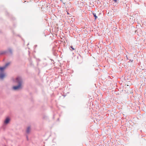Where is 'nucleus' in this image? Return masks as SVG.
Masks as SVG:
<instances>
[{"label":"nucleus","mask_w":146,"mask_h":146,"mask_svg":"<svg viewBox=\"0 0 146 146\" xmlns=\"http://www.w3.org/2000/svg\"><path fill=\"white\" fill-rule=\"evenodd\" d=\"M5 75L3 73H1L0 74V78L3 79L5 76Z\"/></svg>","instance_id":"obj_4"},{"label":"nucleus","mask_w":146,"mask_h":146,"mask_svg":"<svg viewBox=\"0 0 146 146\" xmlns=\"http://www.w3.org/2000/svg\"><path fill=\"white\" fill-rule=\"evenodd\" d=\"M93 15H94V16L95 17V19L97 18L98 17L96 16V14L95 13H93Z\"/></svg>","instance_id":"obj_6"},{"label":"nucleus","mask_w":146,"mask_h":146,"mask_svg":"<svg viewBox=\"0 0 146 146\" xmlns=\"http://www.w3.org/2000/svg\"><path fill=\"white\" fill-rule=\"evenodd\" d=\"M70 48L72 49V50H74V48H73V46H71Z\"/></svg>","instance_id":"obj_7"},{"label":"nucleus","mask_w":146,"mask_h":146,"mask_svg":"<svg viewBox=\"0 0 146 146\" xmlns=\"http://www.w3.org/2000/svg\"><path fill=\"white\" fill-rule=\"evenodd\" d=\"M113 1H114L115 2H117V0H113Z\"/></svg>","instance_id":"obj_8"},{"label":"nucleus","mask_w":146,"mask_h":146,"mask_svg":"<svg viewBox=\"0 0 146 146\" xmlns=\"http://www.w3.org/2000/svg\"><path fill=\"white\" fill-rule=\"evenodd\" d=\"M9 118L7 117L5 121V123L6 124H7L9 122Z\"/></svg>","instance_id":"obj_3"},{"label":"nucleus","mask_w":146,"mask_h":146,"mask_svg":"<svg viewBox=\"0 0 146 146\" xmlns=\"http://www.w3.org/2000/svg\"><path fill=\"white\" fill-rule=\"evenodd\" d=\"M9 64L10 63H9L7 64L5 66L1 67H0V70L1 71H3V70H5L7 67V66H8Z\"/></svg>","instance_id":"obj_2"},{"label":"nucleus","mask_w":146,"mask_h":146,"mask_svg":"<svg viewBox=\"0 0 146 146\" xmlns=\"http://www.w3.org/2000/svg\"><path fill=\"white\" fill-rule=\"evenodd\" d=\"M31 130V128L30 127H28L27 129V133H29Z\"/></svg>","instance_id":"obj_5"},{"label":"nucleus","mask_w":146,"mask_h":146,"mask_svg":"<svg viewBox=\"0 0 146 146\" xmlns=\"http://www.w3.org/2000/svg\"><path fill=\"white\" fill-rule=\"evenodd\" d=\"M16 82L19 83V85L14 86L13 87V89L14 90H19L21 88L22 81L20 77H17L16 79Z\"/></svg>","instance_id":"obj_1"}]
</instances>
